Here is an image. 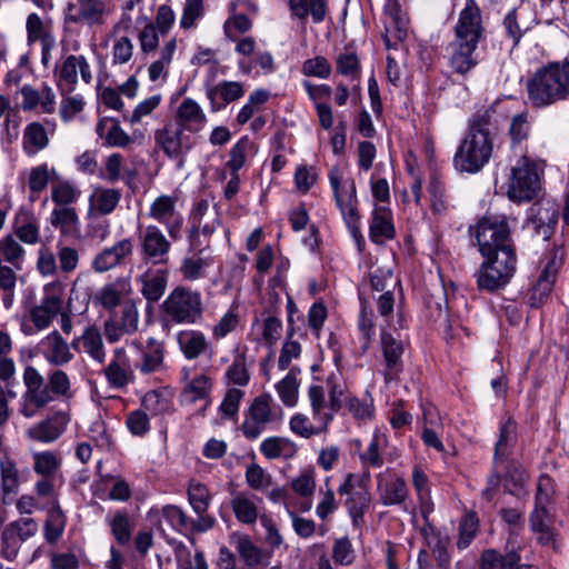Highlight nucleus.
Wrapping results in <instances>:
<instances>
[{
    "instance_id": "obj_6",
    "label": "nucleus",
    "mask_w": 569,
    "mask_h": 569,
    "mask_svg": "<svg viewBox=\"0 0 569 569\" xmlns=\"http://www.w3.org/2000/svg\"><path fill=\"white\" fill-rule=\"evenodd\" d=\"M369 485L370 472L366 470L362 473L348 472L342 483L338 487V493L341 497H346L343 506L355 528L362 527L365 515L370 508L371 493Z\"/></svg>"
},
{
    "instance_id": "obj_55",
    "label": "nucleus",
    "mask_w": 569,
    "mask_h": 569,
    "mask_svg": "<svg viewBox=\"0 0 569 569\" xmlns=\"http://www.w3.org/2000/svg\"><path fill=\"white\" fill-rule=\"evenodd\" d=\"M80 196V189L69 180H54L51 184V200L57 207H70L79 200Z\"/></svg>"
},
{
    "instance_id": "obj_34",
    "label": "nucleus",
    "mask_w": 569,
    "mask_h": 569,
    "mask_svg": "<svg viewBox=\"0 0 569 569\" xmlns=\"http://www.w3.org/2000/svg\"><path fill=\"white\" fill-rule=\"evenodd\" d=\"M163 518L168 525L179 533L188 532L189 516L178 506L166 505L162 508L152 507L148 512L151 522H160Z\"/></svg>"
},
{
    "instance_id": "obj_41",
    "label": "nucleus",
    "mask_w": 569,
    "mask_h": 569,
    "mask_svg": "<svg viewBox=\"0 0 569 569\" xmlns=\"http://www.w3.org/2000/svg\"><path fill=\"white\" fill-rule=\"evenodd\" d=\"M256 499H258L256 497ZM230 507L234 513L236 519L243 525L256 523L259 511L254 501V496H249L244 492L234 495L230 500Z\"/></svg>"
},
{
    "instance_id": "obj_57",
    "label": "nucleus",
    "mask_w": 569,
    "mask_h": 569,
    "mask_svg": "<svg viewBox=\"0 0 569 569\" xmlns=\"http://www.w3.org/2000/svg\"><path fill=\"white\" fill-rule=\"evenodd\" d=\"M33 470L41 477H53L61 467V458L50 450L34 452L32 455Z\"/></svg>"
},
{
    "instance_id": "obj_42",
    "label": "nucleus",
    "mask_w": 569,
    "mask_h": 569,
    "mask_svg": "<svg viewBox=\"0 0 569 569\" xmlns=\"http://www.w3.org/2000/svg\"><path fill=\"white\" fill-rule=\"evenodd\" d=\"M121 197L119 189L97 187L89 197V203L98 213L107 216L114 211Z\"/></svg>"
},
{
    "instance_id": "obj_64",
    "label": "nucleus",
    "mask_w": 569,
    "mask_h": 569,
    "mask_svg": "<svg viewBox=\"0 0 569 569\" xmlns=\"http://www.w3.org/2000/svg\"><path fill=\"white\" fill-rule=\"evenodd\" d=\"M298 388L299 383L292 370L276 385L278 396L287 407L296 406L298 401Z\"/></svg>"
},
{
    "instance_id": "obj_61",
    "label": "nucleus",
    "mask_w": 569,
    "mask_h": 569,
    "mask_svg": "<svg viewBox=\"0 0 569 569\" xmlns=\"http://www.w3.org/2000/svg\"><path fill=\"white\" fill-rule=\"evenodd\" d=\"M111 533L120 546L130 542L132 536V526L126 511H117L109 520Z\"/></svg>"
},
{
    "instance_id": "obj_14",
    "label": "nucleus",
    "mask_w": 569,
    "mask_h": 569,
    "mask_svg": "<svg viewBox=\"0 0 569 569\" xmlns=\"http://www.w3.org/2000/svg\"><path fill=\"white\" fill-rule=\"evenodd\" d=\"M70 416L64 411H57L46 419L34 423L27 430L30 440L51 443L58 440L67 430Z\"/></svg>"
},
{
    "instance_id": "obj_28",
    "label": "nucleus",
    "mask_w": 569,
    "mask_h": 569,
    "mask_svg": "<svg viewBox=\"0 0 569 569\" xmlns=\"http://www.w3.org/2000/svg\"><path fill=\"white\" fill-rule=\"evenodd\" d=\"M212 388L213 381L207 375L201 373L193 377L181 390L180 405L191 406L197 401H207V406H210Z\"/></svg>"
},
{
    "instance_id": "obj_45",
    "label": "nucleus",
    "mask_w": 569,
    "mask_h": 569,
    "mask_svg": "<svg viewBox=\"0 0 569 569\" xmlns=\"http://www.w3.org/2000/svg\"><path fill=\"white\" fill-rule=\"evenodd\" d=\"M48 144V132L41 122L34 121L27 124L22 139L23 150L27 154L33 156L47 148Z\"/></svg>"
},
{
    "instance_id": "obj_60",
    "label": "nucleus",
    "mask_w": 569,
    "mask_h": 569,
    "mask_svg": "<svg viewBox=\"0 0 569 569\" xmlns=\"http://www.w3.org/2000/svg\"><path fill=\"white\" fill-rule=\"evenodd\" d=\"M373 319L375 315L369 306V302L360 298V313L358 328L361 333V339L363 340L365 349L369 347L376 335V326Z\"/></svg>"
},
{
    "instance_id": "obj_31",
    "label": "nucleus",
    "mask_w": 569,
    "mask_h": 569,
    "mask_svg": "<svg viewBox=\"0 0 569 569\" xmlns=\"http://www.w3.org/2000/svg\"><path fill=\"white\" fill-rule=\"evenodd\" d=\"M291 17L306 21L308 16L315 23L322 22L329 12V0H288Z\"/></svg>"
},
{
    "instance_id": "obj_9",
    "label": "nucleus",
    "mask_w": 569,
    "mask_h": 569,
    "mask_svg": "<svg viewBox=\"0 0 569 569\" xmlns=\"http://www.w3.org/2000/svg\"><path fill=\"white\" fill-rule=\"evenodd\" d=\"M154 140L169 159L179 162L180 168L183 166L187 153L196 144V138L192 133L172 120L161 129L156 130Z\"/></svg>"
},
{
    "instance_id": "obj_33",
    "label": "nucleus",
    "mask_w": 569,
    "mask_h": 569,
    "mask_svg": "<svg viewBox=\"0 0 569 569\" xmlns=\"http://www.w3.org/2000/svg\"><path fill=\"white\" fill-rule=\"evenodd\" d=\"M565 258L566 252L561 247L553 246L543 252L537 264L536 278L556 283L559 271L565 263Z\"/></svg>"
},
{
    "instance_id": "obj_56",
    "label": "nucleus",
    "mask_w": 569,
    "mask_h": 569,
    "mask_svg": "<svg viewBox=\"0 0 569 569\" xmlns=\"http://www.w3.org/2000/svg\"><path fill=\"white\" fill-rule=\"evenodd\" d=\"M223 378L228 386L246 387L250 382L244 353H239L233 358L232 363L226 369Z\"/></svg>"
},
{
    "instance_id": "obj_27",
    "label": "nucleus",
    "mask_w": 569,
    "mask_h": 569,
    "mask_svg": "<svg viewBox=\"0 0 569 569\" xmlns=\"http://www.w3.org/2000/svg\"><path fill=\"white\" fill-rule=\"evenodd\" d=\"M173 121L188 129V132L196 133L204 128L208 119L196 100L186 98L179 104L177 109V117Z\"/></svg>"
},
{
    "instance_id": "obj_38",
    "label": "nucleus",
    "mask_w": 569,
    "mask_h": 569,
    "mask_svg": "<svg viewBox=\"0 0 569 569\" xmlns=\"http://www.w3.org/2000/svg\"><path fill=\"white\" fill-rule=\"evenodd\" d=\"M104 10L101 0H77V4H69L67 21H84L88 24L97 23Z\"/></svg>"
},
{
    "instance_id": "obj_23",
    "label": "nucleus",
    "mask_w": 569,
    "mask_h": 569,
    "mask_svg": "<svg viewBox=\"0 0 569 569\" xmlns=\"http://www.w3.org/2000/svg\"><path fill=\"white\" fill-rule=\"evenodd\" d=\"M177 342L183 357L196 360L201 356H213V349L206 335L200 330H182L177 335Z\"/></svg>"
},
{
    "instance_id": "obj_22",
    "label": "nucleus",
    "mask_w": 569,
    "mask_h": 569,
    "mask_svg": "<svg viewBox=\"0 0 569 569\" xmlns=\"http://www.w3.org/2000/svg\"><path fill=\"white\" fill-rule=\"evenodd\" d=\"M103 372L109 386L116 389H122L132 381L133 371L124 348L114 349L113 357Z\"/></svg>"
},
{
    "instance_id": "obj_8",
    "label": "nucleus",
    "mask_w": 569,
    "mask_h": 569,
    "mask_svg": "<svg viewBox=\"0 0 569 569\" xmlns=\"http://www.w3.org/2000/svg\"><path fill=\"white\" fill-rule=\"evenodd\" d=\"M328 179L333 192L336 204L339 208L342 219L348 229L358 233L360 226V213L358 210L359 200L357 187L353 179H348L341 187V172L338 166H333L328 173Z\"/></svg>"
},
{
    "instance_id": "obj_18",
    "label": "nucleus",
    "mask_w": 569,
    "mask_h": 569,
    "mask_svg": "<svg viewBox=\"0 0 569 569\" xmlns=\"http://www.w3.org/2000/svg\"><path fill=\"white\" fill-rule=\"evenodd\" d=\"M498 431L492 455L495 465L500 463L507 457H512L513 448L518 442V422L512 416L505 415L499 420Z\"/></svg>"
},
{
    "instance_id": "obj_4",
    "label": "nucleus",
    "mask_w": 569,
    "mask_h": 569,
    "mask_svg": "<svg viewBox=\"0 0 569 569\" xmlns=\"http://www.w3.org/2000/svg\"><path fill=\"white\" fill-rule=\"evenodd\" d=\"M161 319L170 325H196L202 320L201 293L188 287H176L160 306Z\"/></svg>"
},
{
    "instance_id": "obj_62",
    "label": "nucleus",
    "mask_w": 569,
    "mask_h": 569,
    "mask_svg": "<svg viewBox=\"0 0 569 569\" xmlns=\"http://www.w3.org/2000/svg\"><path fill=\"white\" fill-rule=\"evenodd\" d=\"M386 31L387 33H399L400 36H408L411 31L410 19L408 14L395 3L389 12L386 14Z\"/></svg>"
},
{
    "instance_id": "obj_36",
    "label": "nucleus",
    "mask_w": 569,
    "mask_h": 569,
    "mask_svg": "<svg viewBox=\"0 0 569 569\" xmlns=\"http://www.w3.org/2000/svg\"><path fill=\"white\" fill-rule=\"evenodd\" d=\"M168 276L167 269H158L139 277L142 284L141 295L148 302L154 303L161 299L167 289Z\"/></svg>"
},
{
    "instance_id": "obj_47",
    "label": "nucleus",
    "mask_w": 569,
    "mask_h": 569,
    "mask_svg": "<svg viewBox=\"0 0 569 569\" xmlns=\"http://www.w3.org/2000/svg\"><path fill=\"white\" fill-rule=\"evenodd\" d=\"M428 192L431 201V211L435 214H445L450 209V199L443 180L437 172L429 178Z\"/></svg>"
},
{
    "instance_id": "obj_53",
    "label": "nucleus",
    "mask_w": 569,
    "mask_h": 569,
    "mask_svg": "<svg viewBox=\"0 0 569 569\" xmlns=\"http://www.w3.org/2000/svg\"><path fill=\"white\" fill-rule=\"evenodd\" d=\"M555 480L548 473L540 475L537 482L532 511H550L549 507L555 503Z\"/></svg>"
},
{
    "instance_id": "obj_49",
    "label": "nucleus",
    "mask_w": 569,
    "mask_h": 569,
    "mask_svg": "<svg viewBox=\"0 0 569 569\" xmlns=\"http://www.w3.org/2000/svg\"><path fill=\"white\" fill-rule=\"evenodd\" d=\"M79 59L77 56H69L60 66L57 76V84L62 96L74 90L78 82Z\"/></svg>"
},
{
    "instance_id": "obj_2",
    "label": "nucleus",
    "mask_w": 569,
    "mask_h": 569,
    "mask_svg": "<svg viewBox=\"0 0 569 569\" xmlns=\"http://www.w3.org/2000/svg\"><path fill=\"white\" fill-rule=\"evenodd\" d=\"M499 104V100H496L478 109L468 119L467 130L452 159L458 172L476 174L490 162L499 123L503 119L498 111Z\"/></svg>"
},
{
    "instance_id": "obj_20",
    "label": "nucleus",
    "mask_w": 569,
    "mask_h": 569,
    "mask_svg": "<svg viewBox=\"0 0 569 569\" xmlns=\"http://www.w3.org/2000/svg\"><path fill=\"white\" fill-rule=\"evenodd\" d=\"M377 491L379 493V503L382 506H400L409 497V489L406 480L400 476H392L383 479V473L377 475Z\"/></svg>"
},
{
    "instance_id": "obj_37",
    "label": "nucleus",
    "mask_w": 569,
    "mask_h": 569,
    "mask_svg": "<svg viewBox=\"0 0 569 569\" xmlns=\"http://www.w3.org/2000/svg\"><path fill=\"white\" fill-rule=\"evenodd\" d=\"M141 408L151 416H164L174 411L172 393L168 389H154L144 393Z\"/></svg>"
},
{
    "instance_id": "obj_50",
    "label": "nucleus",
    "mask_w": 569,
    "mask_h": 569,
    "mask_svg": "<svg viewBox=\"0 0 569 569\" xmlns=\"http://www.w3.org/2000/svg\"><path fill=\"white\" fill-rule=\"evenodd\" d=\"M16 236L24 243L34 244L39 241V222L30 212L21 210L16 219Z\"/></svg>"
},
{
    "instance_id": "obj_46",
    "label": "nucleus",
    "mask_w": 569,
    "mask_h": 569,
    "mask_svg": "<svg viewBox=\"0 0 569 569\" xmlns=\"http://www.w3.org/2000/svg\"><path fill=\"white\" fill-rule=\"evenodd\" d=\"M57 176L56 169L49 168L48 163H41L33 167L29 172L28 188L30 191L29 199L36 201L39 194L48 187L49 181H54Z\"/></svg>"
},
{
    "instance_id": "obj_40",
    "label": "nucleus",
    "mask_w": 569,
    "mask_h": 569,
    "mask_svg": "<svg viewBox=\"0 0 569 569\" xmlns=\"http://www.w3.org/2000/svg\"><path fill=\"white\" fill-rule=\"evenodd\" d=\"M23 382L27 387L29 401L37 408H43L49 403L48 392L46 391V382L39 371L28 366L23 372Z\"/></svg>"
},
{
    "instance_id": "obj_54",
    "label": "nucleus",
    "mask_w": 569,
    "mask_h": 569,
    "mask_svg": "<svg viewBox=\"0 0 569 569\" xmlns=\"http://www.w3.org/2000/svg\"><path fill=\"white\" fill-rule=\"evenodd\" d=\"M480 527V520L475 511L466 512L460 519L458 527L457 548L467 549L476 539Z\"/></svg>"
},
{
    "instance_id": "obj_35",
    "label": "nucleus",
    "mask_w": 569,
    "mask_h": 569,
    "mask_svg": "<svg viewBox=\"0 0 569 569\" xmlns=\"http://www.w3.org/2000/svg\"><path fill=\"white\" fill-rule=\"evenodd\" d=\"M67 526V517L61 509L57 498L47 510V518L43 525V538L49 545H56L62 537Z\"/></svg>"
},
{
    "instance_id": "obj_3",
    "label": "nucleus",
    "mask_w": 569,
    "mask_h": 569,
    "mask_svg": "<svg viewBox=\"0 0 569 569\" xmlns=\"http://www.w3.org/2000/svg\"><path fill=\"white\" fill-rule=\"evenodd\" d=\"M530 104L543 109L569 99V57L537 68L526 81Z\"/></svg>"
},
{
    "instance_id": "obj_11",
    "label": "nucleus",
    "mask_w": 569,
    "mask_h": 569,
    "mask_svg": "<svg viewBox=\"0 0 569 569\" xmlns=\"http://www.w3.org/2000/svg\"><path fill=\"white\" fill-rule=\"evenodd\" d=\"M33 518H19L8 523L0 533V558L14 561L24 541L38 532Z\"/></svg>"
},
{
    "instance_id": "obj_52",
    "label": "nucleus",
    "mask_w": 569,
    "mask_h": 569,
    "mask_svg": "<svg viewBox=\"0 0 569 569\" xmlns=\"http://www.w3.org/2000/svg\"><path fill=\"white\" fill-rule=\"evenodd\" d=\"M84 351L97 362L103 363L106 360V350L102 336L97 326H88L79 337Z\"/></svg>"
},
{
    "instance_id": "obj_29",
    "label": "nucleus",
    "mask_w": 569,
    "mask_h": 569,
    "mask_svg": "<svg viewBox=\"0 0 569 569\" xmlns=\"http://www.w3.org/2000/svg\"><path fill=\"white\" fill-rule=\"evenodd\" d=\"M550 511H531L529 515L530 530L537 535V542L543 547H556L557 530Z\"/></svg>"
},
{
    "instance_id": "obj_26",
    "label": "nucleus",
    "mask_w": 569,
    "mask_h": 569,
    "mask_svg": "<svg viewBox=\"0 0 569 569\" xmlns=\"http://www.w3.org/2000/svg\"><path fill=\"white\" fill-rule=\"evenodd\" d=\"M133 243L130 238H124L116 242L113 246L104 248L100 251L94 260L93 268L99 272L108 271L132 254Z\"/></svg>"
},
{
    "instance_id": "obj_5",
    "label": "nucleus",
    "mask_w": 569,
    "mask_h": 569,
    "mask_svg": "<svg viewBox=\"0 0 569 569\" xmlns=\"http://www.w3.org/2000/svg\"><path fill=\"white\" fill-rule=\"evenodd\" d=\"M283 415V409L270 393L263 392L257 396L243 413L244 419L240 426L242 436L249 441L257 440L268 426L280 425Z\"/></svg>"
},
{
    "instance_id": "obj_58",
    "label": "nucleus",
    "mask_w": 569,
    "mask_h": 569,
    "mask_svg": "<svg viewBox=\"0 0 569 569\" xmlns=\"http://www.w3.org/2000/svg\"><path fill=\"white\" fill-rule=\"evenodd\" d=\"M187 493L189 503L196 513L208 511L212 496L204 483L190 481Z\"/></svg>"
},
{
    "instance_id": "obj_48",
    "label": "nucleus",
    "mask_w": 569,
    "mask_h": 569,
    "mask_svg": "<svg viewBox=\"0 0 569 569\" xmlns=\"http://www.w3.org/2000/svg\"><path fill=\"white\" fill-rule=\"evenodd\" d=\"M20 488V472L16 462L8 456L0 457V489L4 496L18 493Z\"/></svg>"
},
{
    "instance_id": "obj_43",
    "label": "nucleus",
    "mask_w": 569,
    "mask_h": 569,
    "mask_svg": "<svg viewBox=\"0 0 569 569\" xmlns=\"http://www.w3.org/2000/svg\"><path fill=\"white\" fill-rule=\"evenodd\" d=\"M234 548L247 567H258L267 563L269 556L256 546L248 535H241L233 541Z\"/></svg>"
},
{
    "instance_id": "obj_21",
    "label": "nucleus",
    "mask_w": 569,
    "mask_h": 569,
    "mask_svg": "<svg viewBox=\"0 0 569 569\" xmlns=\"http://www.w3.org/2000/svg\"><path fill=\"white\" fill-rule=\"evenodd\" d=\"M500 471L503 478V490L511 496H518L530 479V473L520 460L507 457L500 462Z\"/></svg>"
},
{
    "instance_id": "obj_59",
    "label": "nucleus",
    "mask_w": 569,
    "mask_h": 569,
    "mask_svg": "<svg viewBox=\"0 0 569 569\" xmlns=\"http://www.w3.org/2000/svg\"><path fill=\"white\" fill-rule=\"evenodd\" d=\"M211 262V258H201L199 256L186 257L181 261L179 271L184 280L196 281L206 277V268Z\"/></svg>"
},
{
    "instance_id": "obj_63",
    "label": "nucleus",
    "mask_w": 569,
    "mask_h": 569,
    "mask_svg": "<svg viewBox=\"0 0 569 569\" xmlns=\"http://www.w3.org/2000/svg\"><path fill=\"white\" fill-rule=\"evenodd\" d=\"M124 423L133 437L143 438L151 430L148 412L142 408L130 411L126 416Z\"/></svg>"
},
{
    "instance_id": "obj_16",
    "label": "nucleus",
    "mask_w": 569,
    "mask_h": 569,
    "mask_svg": "<svg viewBox=\"0 0 569 569\" xmlns=\"http://www.w3.org/2000/svg\"><path fill=\"white\" fill-rule=\"evenodd\" d=\"M380 340L386 363L383 377L386 382H390L398 379L399 375L403 370V363L401 359L403 353V346L401 341L393 338V336L385 329L381 330Z\"/></svg>"
},
{
    "instance_id": "obj_19",
    "label": "nucleus",
    "mask_w": 569,
    "mask_h": 569,
    "mask_svg": "<svg viewBox=\"0 0 569 569\" xmlns=\"http://www.w3.org/2000/svg\"><path fill=\"white\" fill-rule=\"evenodd\" d=\"M140 351V361L136 362V368L141 375H150L162 371L164 369V343L154 339L148 338L146 345L139 342L133 343Z\"/></svg>"
},
{
    "instance_id": "obj_24",
    "label": "nucleus",
    "mask_w": 569,
    "mask_h": 569,
    "mask_svg": "<svg viewBox=\"0 0 569 569\" xmlns=\"http://www.w3.org/2000/svg\"><path fill=\"white\" fill-rule=\"evenodd\" d=\"M63 300L59 295L46 292L40 303L33 306L29 311V319L37 331L50 327L53 319L60 313Z\"/></svg>"
},
{
    "instance_id": "obj_12",
    "label": "nucleus",
    "mask_w": 569,
    "mask_h": 569,
    "mask_svg": "<svg viewBox=\"0 0 569 569\" xmlns=\"http://www.w3.org/2000/svg\"><path fill=\"white\" fill-rule=\"evenodd\" d=\"M179 197L173 194H160L150 204L148 216L158 223L164 226L169 238L178 241L182 237L184 218L177 209Z\"/></svg>"
},
{
    "instance_id": "obj_7",
    "label": "nucleus",
    "mask_w": 569,
    "mask_h": 569,
    "mask_svg": "<svg viewBox=\"0 0 569 569\" xmlns=\"http://www.w3.org/2000/svg\"><path fill=\"white\" fill-rule=\"evenodd\" d=\"M541 191V179L537 162L528 156H521L511 167L508 179L507 197L516 203L530 202Z\"/></svg>"
},
{
    "instance_id": "obj_39",
    "label": "nucleus",
    "mask_w": 569,
    "mask_h": 569,
    "mask_svg": "<svg viewBox=\"0 0 569 569\" xmlns=\"http://www.w3.org/2000/svg\"><path fill=\"white\" fill-rule=\"evenodd\" d=\"M261 455L268 460L291 459L297 453V445L284 437L272 436L266 438L259 447Z\"/></svg>"
},
{
    "instance_id": "obj_51",
    "label": "nucleus",
    "mask_w": 569,
    "mask_h": 569,
    "mask_svg": "<svg viewBox=\"0 0 569 569\" xmlns=\"http://www.w3.org/2000/svg\"><path fill=\"white\" fill-rule=\"evenodd\" d=\"M50 223L62 234H72L79 227V217L72 207H56L50 214Z\"/></svg>"
},
{
    "instance_id": "obj_1",
    "label": "nucleus",
    "mask_w": 569,
    "mask_h": 569,
    "mask_svg": "<svg viewBox=\"0 0 569 569\" xmlns=\"http://www.w3.org/2000/svg\"><path fill=\"white\" fill-rule=\"evenodd\" d=\"M469 232L483 257L475 273L477 288L488 293L505 289L517 270V253L508 217L486 213L475 226H470Z\"/></svg>"
},
{
    "instance_id": "obj_25",
    "label": "nucleus",
    "mask_w": 569,
    "mask_h": 569,
    "mask_svg": "<svg viewBox=\"0 0 569 569\" xmlns=\"http://www.w3.org/2000/svg\"><path fill=\"white\" fill-rule=\"evenodd\" d=\"M530 563L521 561V555L517 550H508L505 553L496 549H485L479 559V569H533Z\"/></svg>"
},
{
    "instance_id": "obj_44",
    "label": "nucleus",
    "mask_w": 569,
    "mask_h": 569,
    "mask_svg": "<svg viewBox=\"0 0 569 569\" xmlns=\"http://www.w3.org/2000/svg\"><path fill=\"white\" fill-rule=\"evenodd\" d=\"M44 388L50 398L49 403L58 399L68 400L73 396L69 376L60 369L52 370L48 373Z\"/></svg>"
},
{
    "instance_id": "obj_32",
    "label": "nucleus",
    "mask_w": 569,
    "mask_h": 569,
    "mask_svg": "<svg viewBox=\"0 0 569 569\" xmlns=\"http://www.w3.org/2000/svg\"><path fill=\"white\" fill-rule=\"evenodd\" d=\"M483 31L479 6L476 0H466L456 26V36H481Z\"/></svg>"
},
{
    "instance_id": "obj_17",
    "label": "nucleus",
    "mask_w": 569,
    "mask_h": 569,
    "mask_svg": "<svg viewBox=\"0 0 569 569\" xmlns=\"http://www.w3.org/2000/svg\"><path fill=\"white\" fill-rule=\"evenodd\" d=\"M244 94V88L238 81H220L217 84L206 86V97L210 102V111L218 112L228 104L239 100Z\"/></svg>"
},
{
    "instance_id": "obj_15",
    "label": "nucleus",
    "mask_w": 569,
    "mask_h": 569,
    "mask_svg": "<svg viewBox=\"0 0 569 569\" xmlns=\"http://www.w3.org/2000/svg\"><path fill=\"white\" fill-rule=\"evenodd\" d=\"M396 227L392 210L385 206H375L371 211L369 223V239L377 246L396 238Z\"/></svg>"
},
{
    "instance_id": "obj_13",
    "label": "nucleus",
    "mask_w": 569,
    "mask_h": 569,
    "mask_svg": "<svg viewBox=\"0 0 569 569\" xmlns=\"http://www.w3.org/2000/svg\"><path fill=\"white\" fill-rule=\"evenodd\" d=\"M480 38H455L446 48V58L452 72L462 77L470 73L479 63L477 52Z\"/></svg>"
},
{
    "instance_id": "obj_30",
    "label": "nucleus",
    "mask_w": 569,
    "mask_h": 569,
    "mask_svg": "<svg viewBox=\"0 0 569 569\" xmlns=\"http://www.w3.org/2000/svg\"><path fill=\"white\" fill-rule=\"evenodd\" d=\"M40 345L46 360L54 366L66 365L73 359L69 345L57 330L42 339Z\"/></svg>"
},
{
    "instance_id": "obj_10",
    "label": "nucleus",
    "mask_w": 569,
    "mask_h": 569,
    "mask_svg": "<svg viewBox=\"0 0 569 569\" xmlns=\"http://www.w3.org/2000/svg\"><path fill=\"white\" fill-rule=\"evenodd\" d=\"M139 249L141 260L147 264L161 266L169 262L172 240L156 224H148L140 230Z\"/></svg>"
}]
</instances>
